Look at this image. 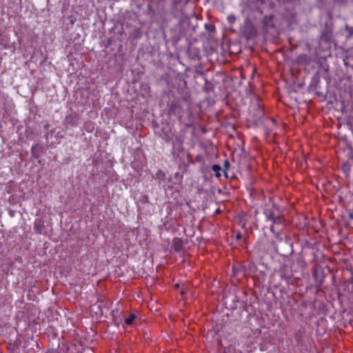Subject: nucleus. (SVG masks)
<instances>
[{
    "instance_id": "obj_8",
    "label": "nucleus",
    "mask_w": 353,
    "mask_h": 353,
    "mask_svg": "<svg viewBox=\"0 0 353 353\" xmlns=\"http://www.w3.org/2000/svg\"><path fill=\"white\" fill-rule=\"evenodd\" d=\"M171 142L173 145V154H175L176 152H180L182 150L183 139L180 136H175L174 140L172 139Z\"/></svg>"
},
{
    "instance_id": "obj_22",
    "label": "nucleus",
    "mask_w": 353,
    "mask_h": 353,
    "mask_svg": "<svg viewBox=\"0 0 353 353\" xmlns=\"http://www.w3.org/2000/svg\"><path fill=\"white\" fill-rule=\"evenodd\" d=\"M52 334L53 335H55V332H52Z\"/></svg>"
},
{
    "instance_id": "obj_4",
    "label": "nucleus",
    "mask_w": 353,
    "mask_h": 353,
    "mask_svg": "<svg viewBox=\"0 0 353 353\" xmlns=\"http://www.w3.org/2000/svg\"><path fill=\"white\" fill-rule=\"evenodd\" d=\"M305 268V262L301 256L294 259L290 264V270L293 274L300 273L304 270Z\"/></svg>"
},
{
    "instance_id": "obj_15",
    "label": "nucleus",
    "mask_w": 353,
    "mask_h": 353,
    "mask_svg": "<svg viewBox=\"0 0 353 353\" xmlns=\"http://www.w3.org/2000/svg\"><path fill=\"white\" fill-rule=\"evenodd\" d=\"M212 170L214 172V174L217 178H219L221 176V168L219 165H213L212 167Z\"/></svg>"
},
{
    "instance_id": "obj_5",
    "label": "nucleus",
    "mask_w": 353,
    "mask_h": 353,
    "mask_svg": "<svg viewBox=\"0 0 353 353\" xmlns=\"http://www.w3.org/2000/svg\"><path fill=\"white\" fill-rule=\"evenodd\" d=\"M279 276L281 278V281L285 282V283L288 285L290 284V279L294 274L290 270V265L288 266L287 265H283L279 270Z\"/></svg>"
},
{
    "instance_id": "obj_9",
    "label": "nucleus",
    "mask_w": 353,
    "mask_h": 353,
    "mask_svg": "<svg viewBox=\"0 0 353 353\" xmlns=\"http://www.w3.org/2000/svg\"><path fill=\"white\" fill-rule=\"evenodd\" d=\"M172 247L175 252H179L183 250V241L181 238L175 237L172 240Z\"/></svg>"
},
{
    "instance_id": "obj_13",
    "label": "nucleus",
    "mask_w": 353,
    "mask_h": 353,
    "mask_svg": "<svg viewBox=\"0 0 353 353\" xmlns=\"http://www.w3.org/2000/svg\"><path fill=\"white\" fill-rule=\"evenodd\" d=\"M332 38V33L330 30H325L321 33V40L325 43H330Z\"/></svg>"
},
{
    "instance_id": "obj_12",
    "label": "nucleus",
    "mask_w": 353,
    "mask_h": 353,
    "mask_svg": "<svg viewBox=\"0 0 353 353\" xmlns=\"http://www.w3.org/2000/svg\"><path fill=\"white\" fill-rule=\"evenodd\" d=\"M44 228V223L41 219H35L34 223V230L37 233L42 234Z\"/></svg>"
},
{
    "instance_id": "obj_17",
    "label": "nucleus",
    "mask_w": 353,
    "mask_h": 353,
    "mask_svg": "<svg viewBox=\"0 0 353 353\" xmlns=\"http://www.w3.org/2000/svg\"><path fill=\"white\" fill-rule=\"evenodd\" d=\"M236 20V17L234 15H229L228 17V21L230 23H233Z\"/></svg>"
},
{
    "instance_id": "obj_18",
    "label": "nucleus",
    "mask_w": 353,
    "mask_h": 353,
    "mask_svg": "<svg viewBox=\"0 0 353 353\" xmlns=\"http://www.w3.org/2000/svg\"><path fill=\"white\" fill-rule=\"evenodd\" d=\"M157 176L158 178H160L161 176H163L164 177V174L163 173V172L161 170H159L158 172L157 173Z\"/></svg>"
},
{
    "instance_id": "obj_16",
    "label": "nucleus",
    "mask_w": 353,
    "mask_h": 353,
    "mask_svg": "<svg viewBox=\"0 0 353 353\" xmlns=\"http://www.w3.org/2000/svg\"><path fill=\"white\" fill-rule=\"evenodd\" d=\"M345 30L347 32L346 39H350L353 37V27L345 26Z\"/></svg>"
},
{
    "instance_id": "obj_20",
    "label": "nucleus",
    "mask_w": 353,
    "mask_h": 353,
    "mask_svg": "<svg viewBox=\"0 0 353 353\" xmlns=\"http://www.w3.org/2000/svg\"><path fill=\"white\" fill-rule=\"evenodd\" d=\"M229 165V162L228 161H225V166H228Z\"/></svg>"
},
{
    "instance_id": "obj_14",
    "label": "nucleus",
    "mask_w": 353,
    "mask_h": 353,
    "mask_svg": "<svg viewBox=\"0 0 353 353\" xmlns=\"http://www.w3.org/2000/svg\"><path fill=\"white\" fill-rule=\"evenodd\" d=\"M65 345L64 343H63L62 347L59 346V350H52L48 351L46 353H67V350H65Z\"/></svg>"
},
{
    "instance_id": "obj_3",
    "label": "nucleus",
    "mask_w": 353,
    "mask_h": 353,
    "mask_svg": "<svg viewBox=\"0 0 353 353\" xmlns=\"http://www.w3.org/2000/svg\"><path fill=\"white\" fill-rule=\"evenodd\" d=\"M67 353H94L92 348L90 347H83L80 343H68L65 345Z\"/></svg>"
},
{
    "instance_id": "obj_11",
    "label": "nucleus",
    "mask_w": 353,
    "mask_h": 353,
    "mask_svg": "<svg viewBox=\"0 0 353 353\" xmlns=\"http://www.w3.org/2000/svg\"><path fill=\"white\" fill-rule=\"evenodd\" d=\"M311 61V58L306 54H301L296 57V62L300 65H307Z\"/></svg>"
},
{
    "instance_id": "obj_7",
    "label": "nucleus",
    "mask_w": 353,
    "mask_h": 353,
    "mask_svg": "<svg viewBox=\"0 0 353 353\" xmlns=\"http://www.w3.org/2000/svg\"><path fill=\"white\" fill-rule=\"evenodd\" d=\"M265 214H266L268 219H269L273 222V225H272L270 226L271 232L274 234L275 236L277 239H279L280 240H281V238H280V236H279L280 234L277 232H274V224L281 223V218L280 216L275 217L272 212H269L268 211H267L265 212Z\"/></svg>"
},
{
    "instance_id": "obj_10",
    "label": "nucleus",
    "mask_w": 353,
    "mask_h": 353,
    "mask_svg": "<svg viewBox=\"0 0 353 353\" xmlns=\"http://www.w3.org/2000/svg\"><path fill=\"white\" fill-rule=\"evenodd\" d=\"M312 275L316 283L321 285L324 280L323 272L316 267L313 268Z\"/></svg>"
},
{
    "instance_id": "obj_21",
    "label": "nucleus",
    "mask_w": 353,
    "mask_h": 353,
    "mask_svg": "<svg viewBox=\"0 0 353 353\" xmlns=\"http://www.w3.org/2000/svg\"><path fill=\"white\" fill-rule=\"evenodd\" d=\"M281 285V283H279V284H277V285H276V287H279V285Z\"/></svg>"
},
{
    "instance_id": "obj_6",
    "label": "nucleus",
    "mask_w": 353,
    "mask_h": 353,
    "mask_svg": "<svg viewBox=\"0 0 353 353\" xmlns=\"http://www.w3.org/2000/svg\"><path fill=\"white\" fill-rule=\"evenodd\" d=\"M160 136L166 143H171L174 137L172 128L169 125H165L161 128Z\"/></svg>"
},
{
    "instance_id": "obj_19",
    "label": "nucleus",
    "mask_w": 353,
    "mask_h": 353,
    "mask_svg": "<svg viewBox=\"0 0 353 353\" xmlns=\"http://www.w3.org/2000/svg\"><path fill=\"white\" fill-rule=\"evenodd\" d=\"M235 239H236V240L241 239H242V234L240 232L237 233L236 234V236H235Z\"/></svg>"
},
{
    "instance_id": "obj_2",
    "label": "nucleus",
    "mask_w": 353,
    "mask_h": 353,
    "mask_svg": "<svg viewBox=\"0 0 353 353\" xmlns=\"http://www.w3.org/2000/svg\"><path fill=\"white\" fill-rule=\"evenodd\" d=\"M168 115L181 120L183 117V108L179 101L173 100L168 105Z\"/></svg>"
},
{
    "instance_id": "obj_1",
    "label": "nucleus",
    "mask_w": 353,
    "mask_h": 353,
    "mask_svg": "<svg viewBox=\"0 0 353 353\" xmlns=\"http://www.w3.org/2000/svg\"><path fill=\"white\" fill-rule=\"evenodd\" d=\"M141 322V318L137 311L130 312L124 318L123 327L126 329L129 327H136Z\"/></svg>"
}]
</instances>
